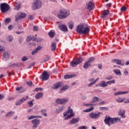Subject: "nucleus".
Returning <instances> with one entry per match:
<instances>
[{"instance_id": "38", "label": "nucleus", "mask_w": 129, "mask_h": 129, "mask_svg": "<svg viewBox=\"0 0 129 129\" xmlns=\"http://www.w3.org/2000/svg\"><path fill=\"white\" fill-rule=\"evenodd\" d=\"M100 110H108L109 108L106 107H99Z\"/></svg>"}, {"instance_id": "1", "label": "nucleus", "mask_w": 129, "mask_h": 129, "mask_svg": "<svg viewBox=\"0 0 129 129\" xmlns=\"http://www.w3.org/2000/svg\"><path fill=\"white\" fill-rule=\"evenodd\" d=\"M76 31L78 34L86 35L87 34H89V32H90V28L88 27H86V25H85V24H82L78 26Z\"/></svg>"}, {"instance_id": "41", "label": "nucleus", "mask_w": 129, "mask_h": 129, "mask_svg": "<svg viewBox=\"0 0 129 129\" xmlns=\"http://www.w3.org/2000/svg\"><path fill=\"white\" fill-rule=\"evenodd\" d=\"M33 101H31L28 102L27 103V104L28 105L29 107H32V106H33V105H34V104L33 103Z\"/></svg>"}, {"instance_id": "40", "label": "nucleus", "mask_w": 129, "mask_h": 129, "mask_svg": "<svg viewBox=\"0 0 129 129\" xmlns=\"http://www.w3.org/2000/svg\"><path fill=\"white\" fill-rule=\"evenodd\" d=\"M73 76L72 75H66L64 77V79H70V78H72Z\"/></svg>"}, {"instance_id": "33", "label": "nucleus", "mask_w": 129, "mask_h": 129, "mask_svg": "<svg viewBox=\"0 0 129 129\" xmlns=\"http://www.w3.org/2000/svg\"><path fill=\"white\" fill-rule=\"evenodd\" d=\"M114 63H116L117 65H121V60H119V59H114L113 60Z\"/></svg>"}, {"instance_id": "8", "label": "nucleus", "mask_w": 129, "mask_h": 129, "mask_svg": "<svg viewBox=\"0 0 129 129\" xmlns=\"http://www.w3.org/2000/svg\"><path fill=\"white\" fill-rule=\"evenodd\" d=\"M83 105H84L85 106H91L88 109H86L85 110H83V112H90L91 111H92L94 109V107L93 106H95L96 104H91V103H89V104H86V103H83Z\"/></svg>"}, {"instance_id": "14", "label": "nucleus", "mask_w": 129, "mask_h": 129, "mask_svg": "<svg viewBox=\"0 0 129 129\" xmlns=\"http://www.w3.org/2000/svg\"><path fill=\"white\" fill-rule=\"evenodd\" d=\"M118 114L119 116H121V118H125V110H124V109H120L119 111H118Z\"/></svg>"}, {"instance_id": "21", "label": "nucleus", "mask_w": 129, "mask_h": 129, "mask_svg": "<svg viewBox=\"0 0 129 129\" xmlns=\"http://www.w3.org/2000/svg\"><path fill=\"white\" fill-rule=\"evenodd\" d=\"M62 83L61 82L57 83L54 86L52 87V89H58V88H61L62 86Z\"/></svg>"}, {"instance_id": "64", "label": "nucleus", "mask_w": 129, "mask_h": 129, "mask_svg": "<svg viewBox=\"0 0 129 129\" xmlns=\"http://www.w3.org/2000/svg\"><path fill=\"white\" fill-rule=\"evenodd\" d=\"M33 31H38V27H37L36 26H34L33 27Z\"/></svg>"}, {"instance_id": "4", "label": "nucleus", "mask_w": 129, "mask_h": 129, "mask_svg": "<svg viewBox=\"0 0 129 129\" xmlns=\"http://www.w3.org/2000/svg\"><path fill=\"white\" fill-rule=\"evenodd\" d=\"M69 15H70L69 11L66 9H61L59 10V13L57 14V18L61 20H63L66 19L67 17H69Z\"/></svg>"}, {"instance_id": "50", "label": "nucleus", "mask_w": 129, "mask_h": 129, "mask_svg": "<svg viewBox=\"0 0 129 129\" xmlns=\"http://www.w3.org/2000/svg\"><path fill=\"white\" fill-rule=\"evenodd\" d=\"M106 80H111L112 79V76H110L105 78Z\"/></svg>"}, {"instance_id": "18", "label": "nucleus", "mask_w": 129, "mask_h": 129, "mask_svg": "<svg viewBox=\"0 0 129 129\" xmlns=\"http://www.w3.org/2000/svg\"><path fill=\"white\" fill-rule=\"evenodd\" d=\"M43 47L42 46H38L36 48H35L33 51H32L31 54L32 55H35V54H36V53H38L40 50H42Z\"/></svg>"}, {"instance_id": "12", "label": "nucleus", "mask_w": 129, "mask_h": 129, "mask_svg": "<svg viewBox=\"0 0 129 129\" xmlns=\"http://www.w3.org/2000/svg\"><path fill=\"white\" fill-rule=\"evenodd\" d=\"M86 9L90 12L94 9V5L92 2L86 3Z\"/></svg>"}, {"instance_id": "61", "label": "nucleus", "mask_w": 129, "mask_h": 129, "mask_svg": "<svg viewBox=\"0 0 129 129\" xmlns=\"http://www.w3.org/2000/svg\"><path fill=\"white\" fill-rule=\"evenodd\" d=\"M89 82H93L94 81V78H90L89 79Z\"/></svg>"}, {"instance_id": "30", "label": "nucleus", "mask_w": 129, "mask_h": 129, "mask_svg": "<svg viewBox=\"0 0 129 129\" xmlns=\"http://www.w3.org/2000/svg\"><path fill=\"white\" fill-rule=\"evenodd\" d=\"M74 27V23L73 22H69V28L70 30H73V27Z\"/></svg>"}, {"instance_id": "56", "label": "nucleus", "mask_w": 129, "mask_h": 129, "mask_svg": "<svg viewBox=\"0 0 129 129\" xmlns=\"http://www.w3.org/2000/svg\"><path fill=\"white\" fill-rule=\"evenodd\" d=\"M94 84H95V83H94V82H93L90 83V84L88 85V86L89 87H91V86H92V85H94Z\"/></svg>"}, {"instance_id": "60", "label": "nucleus", "mask_w": 129, "mask_h": 129, "mask_svg": "<svg viewBox=\"0 0 129 129\" xmlns=\"http://www.w3.org/2000/svg\"><path fill=\"white\" fill-rule=\"evenodd\" d=\"M5 98V96L2 94H0V100H2Z\"/></svg>"}, {"instance_id": "5", "label": "nucleus", "mask_w": 129, "mask_h": 129, "mask_svg": "<svg viewBox=\"0 0 129 129\" xmlns=\"http://www.w3.org/2000/svg\"><path fill=\"white\" fill-rule=\"evenodd\" d=\"M10 9H11L10 5L7 3H2L0 5V10L2 13H3L4 14L8 12V11L10 10Z\"/></svg>"}, {"instance_id": "32", "label": "nucleus", "mask_w": 129, "mask_h": 129, "mask_svg": "<svg viewBox=\"0 0 129 129\" xmlns=\"http://www.w3.org/2000/svg\"><path fill=\"white\" fill-rule=\"evenodd\" d=\"M10 55L8 52H6L4 54H3V58L8 59V58H10Z\"/></svg>"}, {"instance_id": "6", "label": "nucleus", "mask_w": 129, "mask_h": 129, "mask_svg": "<svg viewBox=\"0 0 129 129\" xmlns=\"http://www.w3.org/2000/svg\"><path fill=\"white\" fill-rule=\"evenodd\" d=\"M42 7V2L41 1L34 0L32 4V8L33 10H37Z\"/></svg>"}, {"instance_id": "27", "label": "nucleus", "mask_w": 129, "mask_h": 129, "mask_svg": "<svg viewBox=\"0 0 129 129\" xmlns=\"http://www.w3.org/2000/svg\"><path fill=\"white\" fill-rule=\"evenodd\" d=\"M56 43H51V50L54 51L56 50Z\"/></svg>"}, {"instance_id": "49", "label": "nucleus", "mask_w": 129, "mask_h": 129, "mask_svg": "<svg viewBox=\"0 0 129 129\" xmlns=\"http://www.w3.org/2000/svg\"><path fill=\"white\" fill-rule=\"evenodd\" d=\"M10 22H11V18H7L5 19V23H6V24H9Z\"/></svg>"}, {"instance_id": "39", "label": "nucleus", "mask_w": 129, "mask_h": 129, "mask_svg": "<svg viewBox=\"0 0 129 129\" xmlns=\"http://www.w3.org/2000/svg\"><path fill=\"white\" fill-rule=\"evenodd\" d=\"M95 58H94V57H91L88 61L90 63L91 62H93V61H95Z\"/></svg>"}, {"instance_id": "3", "label": "nucleus", "mask_w": 129, "mask_h": 129, "mask_svg": "<svg viewBox=\"0 0 129 129\" xmlns=\"http://www.w3.org/2000/svg\"><path fill=\"white\" fill-rule=\"evenodd\" d=\"M63 114V117H64V120H68V119L72 118L75 115V113L73 112V110L70 107H68L67 111L64 112Z\"/></svg>"}, {"instance_id": "42", "label": "nucleus", "mask_w": 129, "mask_h": 129, "mask_svg": "<svg viewBox=\"0 0 129 129\" xmlns=\"http://www.w3.org/2000/svg\"><path fill=\"white\" fill-rule=\"evenodd\" d=\"M26 17V13H20V15H19V18H24Z\"/></svg>"}, {"instance_id": "62", "label": "nucleus", "mask_w": 129, "mask_h": 129, "mask_svg": "<svg viewBox=\"0 0 129 129\" xmlns=\"http://www.w3.org/2000/svg\"><path fill=\"white\" fill-rule=\"evenodd\" d=\"M32 84H33V82H28L27 83V85H29V86L32 85Z\"/></svg>"}, {"instance_id": "10", "label": "nucleus", "mask_w": 129, "mask_h": 129, "mask_svg": "<svg viewBox=\"0 0 129 129\" xmlns=\"http://www.w3.org/2000/svg\"><path fill=\"white\" fill-rule=\"evenodd\" d=\"M31 122L33 124L32 125V129H36L39 125L40 124V119H34L31 121Z\"/></svg>"}, {"instance_id": "7", "label": "nucleus", "mask_w": 129, "mask_h": 129, "mask_svg": "<svg viewBox=\"0 0 129 129\" xmlns=\"http://www.w3.org/2000/svg\"><path fill=\"white\" fill-rule=\"evenodd\" d=\"M100 114H102V113L100 112H99L98 113H96L95 112H92L89 113V116L92 119H98V118H99V117H100Z\"/></svg>"}, {"instance_id": "58", "label": "nucleus", "mask_w": 129, "mask_h": 129, "mask_svg": "<svg viewBox=\"0 0 129 129\" xmlns=\"http://www.w3.org/2000/svg\"><path fill=\"white\" fill-rule=\"evenodd\" d=\"M34 65H35V62H32L29 66L28 68H32V67H33V66H34Z\"/></svg>"}, {"instance_id": "63", "label": "nucleus", "mask_w": 129, "mask_h": 129, "mask_svg": "<svg viewBox=\"0 0 129 129\" xmlns=\"http://www.w3.org/2000/svg\"><path fill=\"white\" fill-rule=\"evenodd\" d=\"M124 75H127V74H128V72L127 71H126V70H125L124 71Z\"/></svg>"}, {"instance_id": "51", "label": "nucleus", "mask_w": 129, "mask_h": 129, "mask_svg": "<svg viewBox=\"0 0 129 129\" xmlns=\"http://www.w3.org/2000/svg\"><path fill=\"white\" fill-rule=\"evenodd\" d=\"M28 60V58H27V56H24L22 58V60L23 62H25V61H27Z\"/></svg>"}, {"instance_id": "46", "label": "nucleus", "mask_w": 129, "mask_h": 129, "mask_svg": "<svg viewBox=\"0 0 129 129\" xmlns=\"http://www.w3.org/2000/svg\"><path fill=\"white\" fill-rule=\"evenodd\" d=\"M42 113L44 116H47V113H46V110H41Z\"/></svg>"}, {"instance_id": "23", "label": "nucleus", "mask_w": 129, "mask_h": 129, "mask_svg": "<svg viewBox=\"0 0 129 129\" xmlns=\"http://www.w3.org/2000/svg\"><path fill=\"white\" fill-rule=\"evenodd\" d=\"M43 95L44 94L43 93H38L35 95V98L36 99H40V98H42V97H43Z\"/></svg>"}, {"instance_id": "34", "label": "nucleus", "mask_w": 129, "mask_h": 129, "mask_svg": "<svg viewBox=\"0 0 129 129\" xmlns=\"http://www.w3.org/2000/svg\"><path fill=\"white\" fill-rule=\"evenodd\" d=\"M124 100H125V99H123V98H119L118 99H117L116 100V102L121 103L123 101H124Z\"/></svg>"}, {"instance_id": "22", "label": "nucleus", "mask_w": 129, "mask_h": 129, "mask_svg": "<svg viewBox=\"0 0 129 129\" xmlns=\"http://www.w3.org/2000/svg\"><path fill=\"white\" fill-rule=\"evenodd\" d=\"M99 86H100V87H107L108 85L107 84L106 81H102L101 83L99 84Z\"/></svg>"}, {"instance_id": "19", "label": "nucleus", "mask_w": 129, "mask_h": 129, "mask_svg": "<svg viewBox=\"0 0 129 129\" xmlns=\"http://www.w3.org/2000/svg\"><path fill=\"white\" fill-rule=\"evenodd\" d=\"M97 101H101V99L96 96H94L91 101V103H95V102H97Z\"/></svg>"}, {"instance_id": "44", "label": "nucleus", "mask_w": 129, "mask_h": 129, "mask_svg": "<svg viewBox=\"0 0 129 129\" xmlns=\"http://www.w3.org/2000/svg\"><path fill=\"white\" fill-rule=\"evenodd\" d=\"M34 118H36V115H32L28 118V120H31V119H34Z\"/></svg>"}, {"instance_id": "55", "label": "nucleus", "mask_w": 129, "mask_h": 129, "mask_svg": "<svg viewBox=\"0 0 129 129\" xmlns=\"http://www.w3.org/2000/svg\"><path fill=\"white\" fill-rule=\"evenodd\" d=\"M39 90H40V91H42V90H43V88H36L35 89V91H39Z\"/></svg>"}, {"instance_id": "45", "label": "nucleus", "mask_w": 129, "mask_h": 129, "mask_svg": "<svg viewBox=\"0 0 129 129\" xmlns=\"http://www.w3.org/2000/svg\"><path fill=\"white\" fill-rule=\"evenodd\" d=\"M28 99V96H27L26 98H22V99H20L21 102L23 103V102H24V101H26Z\"/></svg>"}, {"instance_id": "11", "label": "nucleus", "mask_w": 129, "mask_h": 129, "mask_svg": "<svg viewBox=\"0 0 129 129\" xmlns=\"http://www.w3.org/2000/svg\"><path fill=\"white\" fill-rule=\"evenodd\" d=\"M50 75L48 73H47L46 71H44V72L42 73V75L40 77V79L42 80V81H46L49 79Z\"/></svg>"}, {"instance_id": "35", "label": "nucleus", "mask_w": 129, "mask_h": 129, "mask_svg": "<svg viewBox=\"0 0 129 129\" xmlns=\"http://www.w3.org/2000/svg\"><path fill=\"white\" fill-rule=\"evenodd\" d=\"M48 35L50 38H53V37L55 36V33H54L53 31H50L48 33Z\"/></svg>"}, {"instance_id": "52", "label": "nucleus", "mask_w": 129, "mask_h": 129, "mask_svg": "<svg viewBox=\"0 0 129 129\" xmlns=\"http://www.w3.org/2000/svg\"><path fill=\"white\" fill-rule=\"evenodd\" d=\"M20 8H21V6H20V5H18L15 8V11H18V10H20Z\"/></svg>"}, {"instance_id": "28", "label": "nucleus", "mask_w": 129, "mask_h": 129, "mask_svg": "<svg viewBox=\"0 0 129 129\" xmlns=\"http://www.w3.org/2000/svg\"><path fill=\"white\" fill-rule=\"evenodd\" d=\"M15 114V112L14 111H10L9 112H8L7 114H6V116L7 117H11V116H13V115Z\"/></svg>"}, {"instance_id": "20", "label": "nucleus", "mask_w": 129, "mask_h": 129, "mask_svg": "<svg viewBox=\"0 0 129 129\" xmlns=\"http://www.w3.org/2000/svg\"><path fill=\"white\" fill-rule=\"evenodd\" d=\"M16 91H18L19 93H23L26 91V89L23 88L22 87H17L16 89Z\"/></svg>"}, {"instance_id": "24", "label": "nucleus", "mask_w": 129, "mask_h": 129, "mask_svg": "<svg viewBox=\"0 0 129 129\" xmlns=\"http://www.w3.org/2000/svg\"><path fill=\"white\" fill-rule=\"evenodd\" d=\"M69 88V85H63V83H62V85L60 88V90L61 91H64L65 90H67Z\"/></svg>"}, {"instance_id": "25", "label": "nucleus", "mask_w": 129, "mask_h": 129, "mask_svg": "<svg viewBox=\"0 0 129 129\" xmlns=\"http://www.w3.org/2000/svg\"><path fill=\"white\" fill-rule=\"evenodd\" d=\"M63 109L64 106H60L59 107L56 109L55 112H56V113H60V112H61Z\"/></svg>"}, {"instance_id": "13", "label": "nucleus", "mask_w": 129, "mask_h": 129, "mask_svg": "<svg viewBox=\"0 0 129 129\" xmlns=\"http://www.w3.org/2000/svg\"><path fill=\"white\" fill-rule=\"evenodd\" d=\"M79 120H80V117L74 118L70 120L69 123L70 124H75L76 123H78V122H79Z\"/></svg>"}, {"instance_id": "47", "label": "nucleus", "mask_w": 129, "mask_h": 129, "mask_svg": "<svg viewBox=\"0 0 129 129\" xmlns=\"http://www.w3.org/2000/svg\"><path fill=\"white\" fill-rule=\"evenodd\" d=\"M121 12H125L126 11V8L124 6H123L121 9H120Z\"/></svg>"}, {"instance_id": "54", "label": "nucleus", "mask_w": 129, "mask_h": 129, "mask_svg": "<svg viewBox=\"0 0 129 129\" xmlns=\"http://www.w3.org/2000/svg\"><path fill=\"white\" fill-rule=\"evenodd\" d=\"M28 19L29 20H30V21H32L33 19H34V17L32 15L28 16Z\"/></svg>"}, {"instance_id": "36", "label": "nucleus", "mask_w": 129, "mask_h": 129, "mask_svg": "<svg viewBox=\"0 0 129 129\" xmlns=\"http://www.w3.org/2000/svg\"><path fill=\"white\" fill-rule=\"evenodd\" d=\"M77 129H88V127L86 125L80 126L77 127Z\"/></svg>"}, {"instance_id": "37", "label": "nucleus", "mask_w": 129, "mask_h": 129, "mask_svg": "<svg viewBox=\"0 0 129 129\" xmlns=\"http://www.w3.org/2000/svg\"><path fill=\"white\" fill-rule=\"evenodd\" d=\"M56 102L58 103V104H62V99L57 98L56 99Z\"/></svg>"}, {"instance_id": "31", "label": "nucleus", "mask_w": 129, "mask_h": 129, "mask_svg": "<svg viewBox=\"0 0 129 129\" xmlns=\"http://www.w3.org/2000/svg\"><path fill=\"white\" fill-rule=\"evenodd\" d=\"M69 100L65 98L61 99V104H66L69 102Z\"/></svg>"}, {"instance_id": "15", "label": "nucleus", "mask_w": 129, "mask_h": 129, "mask_svg": "<svg viewBox=\"0 0 129 129\" xmlns=\"http://www.w3.org/2000/svg\"><path fill=\"white\" fill-rule=\"evenodd\" d=\"M108 14H109V10H104L101 13V18H102V19H105V18L107 17V15H108Z\"/></svg>"}, {"instance_id": "26", "label": "nucleus", "mask_w": 129, "mask_h": 129, "mask_svg": "<svg viewBox=\"0 0 129 129\" xmlns=\"http://www.w3.org/2000/svg\"><path fill=\"white\" fill-rule=\"evenodd\" d=\"M90 66H91V64L88 61H86L85 63L84 64L83 68L84 69H87L88 67H90Z\"/></svg>"}, {"instance_id": "59", "label": "nucleus", "mask_w": 129, "mask_h": 129, "mask_svg": "<svg viewBox=\"0 0 129 129\" xmlns=\"http://www.w3.org/2000/svg\"><path fill=\"white\" fill-rule=\"evenodd\" d=\"M102 104H105V101H103L100 102L98 104V105H102Z\"/></svg>"}, {"instance_id": "48", "label": "nucleus", "mask_w": 129, "mask_h": 129, "mask_svg": "<svg viewBox=\"0 0 129 129\" xmlns=\"http://www.w3.org/2000/svg\"><path fill=\"white\" fill-rule=\"evenodd\" d=\"M22 103H22L21 101H20V100H19L16 103V105H21V104H22Z\"/></svg>"}, {"instance_id": "2", "label": "nucleus", "mask_w": 129, "mask_h": 129, "mask_svg": "<svg viewBox=\"0 0 129 129\" xmlns=\"http://www.w3.org/2000/svg\"><path fill=\"white\" fill-rule=\"evenodd\" d=\"M120 120V118H112L110 117L109 115H106L104 122H105V124L110 126V124H113V123H115V122H119Z\"/></svg>"}, {"instance_id": "17", "label": "nucleus", "mask_w": 129, "mask_h": 129, "mask_svg": "<svg viewBox=\"0 0 129 129\" xmlns=\"http://www.w3.org/2000/svg\"><path fill=\"white\" fill-rule=\"evenodd\" d=\"M129 93V91H119L114 93L115 96H117V95H121L122 94H126Z\"/></svg>"}, {"instance_id": "53", "label": "nucleus", "mask_w": 129, "mask_h": 129, "mask_svg": "<svg viewBox=\"0 0 129 129\" xmlns=\"http://www.w3.org/2000/svg\"><path fill=\"white\" fill-rule=\"evenodd\" d=\"M13 40H14V39L13 38V36H9L8 38V41H9V42H12L13 41Z\"/></svg>"}, {"instance_id": "29", "label": "nucleus", "mask_w": 129, "mask_h": 129, "mask_svg": "<svg viewBox=\"0 0 129 129\" xmlns=\"http://www.w3.org/2000/svg\"><path fill=\"white\" fill-rule=\"evenodd\" d=\"M114 73H115L118 76H121V73L119 70H114Z\"/></svg>"}, {"instance_id": "43", "label": "nucleus", "mask_w": 129, "mask_h": 129, "mask_svg": "<svg viewBox=\"0 0 129 129\" xmlns=\"http://www.w3.org/2000/svg\"><path fill=\"white\" fill-rule=\"evenodd\" d=\"M50 60V56H46L44 59L43 62H47V61H49Z\"/></svg>"}, {"instance_id": "57", "label": "nucleus", "mask_w": 129, "mask_h": 129, "mask_svg": "<svg viewBox=\"0 0 129 129\" xmlns=\"http://www.w3.org/2000/svg\"><path fill=\"white\" fill-rule=\"evenodd\" d=\"M13 25H10L8 26V30H10V31H12L13 30Z\"/></svg>"}, {"instance_id": "9", "label": "nucleus", "mask_w": 129, "mask_h": 129, "mask_svg": "<svg viewBox=\"0 0 129 129\" xmlns=\"http://www.w3.org/2000/svg\"><path fill=\"white\" fill-rule=\"evenodd\" d=\"M83 60V59L82 57H79L76 60H72L70 63V65L72 67H76L77 65H79V64L82 63Z\"/></svg>"}, {"instance_id": "16", "label": "nucleus", "mask_w": 129, "mask_h": 129, "mask_svg": "<svg viewBox=\"0 0 129 129\" xmlns=\"http://www.w3.org/2000/svg\"><path fill=\"white\" fill-rule=\"evenodd\" d=\"M58 28H59L60 30L62 32H68V28L65 25H59Z\"/></svg>"}]
</instances>
